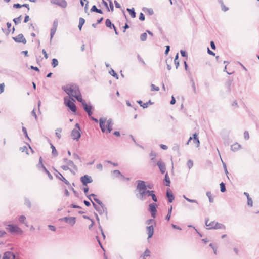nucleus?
I'll use <instances>...</instances> for the list:
<instances>
[{"label":"nucleus","instance_id":"nucleus-23","mask_svg":"<svg viewBox=\"0 0 259 259\" xmlns=\"http://www.w3.org/2000/svg\"><path fill=\"white\" fill-rule=\"evenodd\" d=\"M74 98H75L79 102L81 103L82 106H83V104L86 103L85 100L82 99L81 94L75 96Z\"/></svg>","mask_w":259,"mask_h":259},{"label":"nucleus","instance_id":"nucleus-34","mask_svg":"<svg viewBox=\"0 0 259 259\" xmlns=\"http://www.w3.org/2000/svg\"><path fill=\"white\" fill-rule=\"evenodd\" d=\"M61 168L65 171L69 170L72 174H75V172L67 165H62L61 166Z\"/></svg>","mask_w":259,"mask_h":259},{"label":"nucleus","instance_id":"nucleus-28","mask_svg":"<svg viewBox=\"0 0 259 259\" xmlns=\"http://www.w3.org/2000/svg\"><path fill=\"white\" fill-rule=\"evenodd\" d=\"M51 148L52 149V154L54 157H56L58 155V152L56 149L55 147L52 144H51Z\"/></svg>","mask_w":259,"mask_h":259},{"label":"nucleus","instance_id":"nucleus-35","mask_svg":"<svg viewBox=\"0 0 259 259\" xmlns=\"http://www.w3.org/2000/svg\"><path fill=\"white\" fill-rule=\"evenodd\" d=\"M43 170L45 171V172L48 175L49 178L50 180H52L53 179V176H52V175L48 170V169L46 168V167L45 166H43Z\"/></svg>","mask_w":259,"mask_h":259},{"label":"nucleus","instance_id":"nucleus-24","mask_svg":"<svg viewBox=\"0 0 259 259\" xmlns=\"http://www.w3.org/2000/svg\"><path fill=\"white\" fill-rule=\"evenodd\" d=\"M214 229H225V226L222 224L219 223L218 222H216L214 226L213 227Z\"/></svg>","mask_w":259,"mask_h":259},{"label":"nucleus","instance_id":"nucleus-53","mask_svg":"<svg viewBox=\"0 0 259 259\" xmlns=\"http://www.w3.org/2000/svg\"><path fill=\"white\" fill-rule=\"evenodd\" d=\"M247 204L248 206H250V207H252L253 205V201L250 197L247 198Z\"/></svg>","mask_w":259,"mask_h":259},{"label":"nucleus","instance_id":"nucleus-57","mask_svg":"<svg viewBox=\"0 0 259 259\" xmlns=\"http://www.w3.org/2000/svg\"><path fill=\"white\" fill-rule=\"evenodd\" d=\"M5 84L2 83L0 84V94L4 92Z\"/></svg>","mask_w":259,"mask_h":259},{"label":"nucleus","instance_id":"nucleus-19","mask_svg":"<svg viewBox=\"0 0 259 259\" xmlns=\"http://www.w3.org/2000/svg\"><path fill=\"white\" fill-rule=\"evenodd\" d=\"M146 230H147V233H148V238H151L153 235V233H154V227L152 225H150V226H147L146 227Z\"/></svg>","mask_w":259,"mask_h":259},{"label":"nucleus","instance_id":"nucleus-43","mask_svg":"<svg viewBox=\"0 0 259 259\" xmlns=\"http://www.w3.org/2000/svg\"><path fill=\"white\" fill-rule=\"evenodd\" d=\"M52 65L53 67H56L58 65V61L57 59L56 58H53L52 60Z\"/></svg>","mask_w":259,"mask_h":259},{"label":"nucleus","instance_id":"nucleus-5","mask_svg":"<svg viewBox=\"0 0 259 259\" xmlns=\"http://www.w3.org/2000/svg\"><path fill=\"white\" fill-rule=\"evenodd\" d=\"M157 207V204L155 203H150L148 206V211L153 219L155 218L156 216Z\"/></svg>","mask_w":259,"mask_h":259},{"label":"nucleus","instance_id":"nucleus-55","mask_svg":"<svg viewBox=\"0 0 259 259\" xmlns=\"http://www.w3.org/2000/svg\"><path fill=\"white\" fill-rule=\"evenodd\" d=\"M69 189L73 192L76 197H79V193L73 188L70 187Z\"/></svg>","mask_w":259,"mask_h":259},{"label":"nucleus","instance_id":"nucleus-1","mask_svg":"<svg viewBox=\"0 0 259 259\" xmlns=\"http://www.w3.org/2000/svg\"><path fill=\"white\" fill-rule=\"evenodd\" d=\"M136 183V190L139 192V193L136 194V197L140 200L144 201L147 197H150L153 190H146V182L144 181L137 180Z\"/></svg>","mask_w":259,"mask_h":259},{"label":"nucleus","instance_id":"nucleus-50","mask_svg":"<svg viewBox=\"0 0 259 259\" xmlns=\"http://www.w3.org/2000/svg\"><path fill=\"white\" fill-rule=\"evenodd\" d=\"M37 166H38V168L39 167V166H41V167L43 168V166H44V165L42 163V158L41 157H39V162H38Z\"/></svg>","mask_w":259,"mask_h":259},{"label":"nucleus","instance_id":"nucleus-46","mask_svg":"<svg viewBox=\"0 0 259 259\" xmlns=\"http://www.w3.org/2000/svg\"><path fill=\"white\" fill-rule=\"evenodd\" d=\"M22 132H23V133L25 135V137H26L29 141H30V139L29 138V137L28 135L27 132V130L24 126L22 127Z\"/></svg>","mask_w":259,"mask_h":259},{"label":"nucleus","instance_id":"nucleus-30","mask_svg":"<svg viewBox=\"0 0 259 259\" xmlns=\"http://www.w3.org/2000/svg\"><path fill=\"white\" fill-rule=\"evenodd\" d=\"M127 11L129 12L132 18H135L136 17V12L134 8H127Z\"/></svg>","mask_w":259,"mask_h":259},{"label":"nucleus","instance_id":"nucleus-14","mask_svg":"<svg viewBox=\"0 0 259 259\" xmlns=\"http://www.w3.org/2000/svg\"><path fill=\"white\" fill-rule=\"evenodd\" d=\"M156 165L158 166L162 174L165 173L166 170V166L165 164L163 162L161 161V160H159L157 161V162L156 163Z\"/></svg>","mask_w":259,"mask_h":259},{"label":"nucleus","instance_id":"nucleus-15","mask_svg":"<svg viewBox=\"0 0 259 259\" xmlns=\"http://www.w3.org/2000/svg\"><path fill=\"white\" fill-rule=\"evenodd\" d=\"M55 171L57 172V175H55L57 178L59 179L61 181H63L65 184H66L68 186H70V183L68 182V180H67L62 175L61 173L58 172L56 169H55Z\"/></svg>","mask_w":259,"mask_h":259},{"label":"nucleus","instance_id":"nucleus-45","mask_svg":"<svg viewBox=\"0 0 259 259\" xmlns=\"http://www.w3.org/2000/svg\"><path fill=\"white\" fill-rule=\"evenodd\" d=\"M206 195L208 197L209 202L210 203L213 202V199L212 198L211 192H210V191L207 192Z\"/></svg>","mask_w":259,"mask_h":259},{"label":"nucleus","instance_id":"nucleus-39","mask_svg":"<svg viewBox=\"0 0 259 259\" xmlns=\"http://www.w3.org/2000/svg\"><path fill=\"white\" fill-rule=\"evenodd\" d=\"M62 132V128H58L56 130L55 135L58 138V139H60L61 137V132Z\"/></svg>","mask_w":259,"mask_h":259},{"label":"nucleus","instance_id":"nucleus-64","mask_svg":"<svg viewBox=\"0 0 259 259\" xmlns=\"http://www.w3.org/2000/svg\"><path fill=\"white\" fill-rule=\"evenodd\" d=\"M145 15H144V14L143 13H140V15H139V19L141 20V21H144L145 20Z\"/></svg>","mask_w":259,"mask_h":259},{"label":"nucleus","instance_id":"nucleus-9","mask_svg":"<svg viewBox=\"0 0 259 259\" xmlns=\"http://www.w3.org/2000/svg\"><path fill=\"white\" fill-rule=\"evenodd\" d=\"M193 139L194 143L196 144V147H199L200 146V141L198 139V134L195 133L193 134V137H190L186 143V145H188L189 142Z\"/></svg>","mask_w":259,"mask_h":259},{"label":"nucleus","instance_id":"nucleus-12","mask_svg":"<svg viewBox=\"0 0 259 259\" xmlns=\"http://www.w3.org/2000/svg\"><path fill=\"white\" fill-rule=\"evenodd\" d=\"M65 104L72 112H75L76 111V106L75 104L71 100H68L67 102L66 101V98H64Z\"/></svg>","mask_w":259,"mask_h":259},{"label":"nucleus","instance_id":"nucleus-10","mask_svg":"<svg viewBox=\"0 0 259 259\" xmlns=\"http://www.w3.org/2000/svg\"><path fill=\"white\" fill-rule=\"evenodd\" d=\"M50 2L52 4H55L65 8L67 6V3L65 0H50Z\"/></svg>","mask_w":259,"mask_h":259},{"label":"nucleus","instance_id":"nucleus-37","mask_svg":"<svg viewBox=\"0 0 259 259\" xmlns=\"http://www.w3.org/2000/svg\"><path fill=\"white\" fill-rule=\"evenodd\" d=\"M112 172L115 175V177L118 178H120V176H121L122 174L119 170H114Z\"/></svg>","mask_w":259,"mask_h":259},{"label":"nucleus","instance_id":"nucleus-3","mask_svg":"<svg viewBox=\"0 0 259 259\" xmlns=\"http://www.w3.org/2000/svg\"><path fill=\"white\" fill-rule=\"evenodd\" d=\"M62 89L69 96L74 97L80 94L78 86L75 84H70L69 86H63Z\"/></svg>","mask_w":259,"mask_h":259},{"label":"nucleus","instance_id":"nucleus-21","mask_svg":"<svg viewBox=\"0 0 259 259\" xmlns=\"http://www.w3.org/2000/svg\"><path fill=\"white\" fill-rule=\"evenodd\" d=\"M94 200L103 208V211H106V207L101 200L96 197L94 198Z\"/></svg>","mask_w":259,"mask_h":259},{"label":"nucleus","instance_id":"nucleus-58","mask_svg":"<svg viewBox=\"0 0 259 259\" xmlns=\"http://www.w3.org/2000/svg\"><path fill=\"white\" fill-rule=\"evenodd\" d=\"M180 53L182 56L187 58V53L185 51L181 50L180 51Z\"/></svg>","mask_w":259,"mask_h":259},{"label":"nucleus","instance_id":"nucleus-29","mask_svg":"<svg viewBox=\"0 0 259 259\" xmlns=\"http://www.w3.org/2000/svg\"><path fill=\"white\" fill-rule=\"evenodd\" d=\"M150 250L147 248L144 253L141 255V257H143V259H145L146 257L150 256Z\"/></svg>","mask_w":259,"mask_h":259},{"label":"nucleus","instance_id":"nucleus-52","mask_svg":"<svg viewBox=\"0 0 259 259\" xmlns=\"http://www.w3.org/2000/svg\"><path fill=\"white\" fill-rule=\"evenodd\" d=\"M20 150L22 152H26V153L28 154V149H27V148L26 146H24L22 147H21L20 148Z\"/></svg>","mask_w":259,"mask_h":259},{"label":"nucleus","instance_id":"nucleus-26","mask_svg":"<svg viewBox=\"0 0 259 259\" xmlns=\"http://www.w3.org/2000/svg\"><path fill=\"white\" fill-rule=\"evenodd\" d=\"M164 181H165V182H166L165 185L166 186H170V179L169 178V176H168L167 173H166L165 175V177H164Z\"/></svg>","mask_w":259,"mask_h":259},{"label":"nucleus","instance_id":"nucleus-44","mask_svg":"<svg viewBox=\"0 0 259 259\" xmlns=\"http://www.w3.org/2000/svg\"><path fill=\"white\" fill-rule=\"evenodd\" d=\"M109 73L113 76V77H115L116 79H118V74L115 72V71L111 69L110 71H109Z\"/></svg>","mask_w":259,"mask_h":259},{"label":"nucleus","instance_id":"nucleus-38","mask_svg":"<svg viewBox=\"0 0 259 259\" xmlns=\"http://www.w3.org/2000/svg\"><path fill=\"white\" fill-rule=\"evenodd\" d=\"M220 186L221 192H225L226 191L225 184L224 182H221Z\"/></svg>","mask_w":259,"mask_h":259},{"label":"nucleus","instance_id":"nucleus-4","mask_svg":"<svg viewBox=\"0 0 259 259\" xmlns=\"http://www.w3.org/2000/svg\"><path fill=\"white\" fill-rule=\"evenodd\" d=\"M5 224V225H7L6 223ZM7 226L6 229L11 233L22 234L23 233L22 229L17 225L8 224Z\"/></svg>","mask_w":259,"mask_h":259},{"label":"nucleus","instance_id":"nucleus-51","mask_svg":"<svg viewBox=\"0 0 259 259\" xmlns=\"http://www.w3.org/2000/svg\"><path fill=\"white\" fill-rule=\"evenodd\" d=\"M244 138L245 140H248L249 139V134L248 131H245L244 132Z\"/></svg>","mask_w":259,"mask_h":259},{"label":"nucleus","instance_id":"nucleus-47","mask_svg":"<svg viewBox=\"0 0 259 259\" xmlns=\"http://www.w3.org/2000/svg\"><path fill=\"white\" fill-rule=\"evenodd\" d=\"M187 166L189 169L191 168L193 166V162L192 160H189L187 162Z\"/></svg>","mask_w":259,"mask_h":259},{"label":"nucleus","instance_id":"nucleus-13","mask_svg":"<svg viewBox=\"0 0 259 259\" xmlns=\"http://www.w3.org/2000/svg\"><path fill=\"white\" fill-rule=\"evenodd\" d=\"M13 39L16 42L23 43L25 44L27 42L26 39L24 37L22 34H19L16 37H13Z\"/></svg>","mask_w":259,"mask_h":259},{"label":"nucleus","instance_id":"nucleus-40","mask_svg":"<svg viewBox=\"0 0 259 259\" xmlns=\"http://www.w3.org/2000/svg\"><path fill=\"white\" fill-rule=\"evenodd\" d=\"M154 192H154V191H152V194H151V195H150V197H151L152 200H153L154 202H157V201H158V199H157V196H156V195L155 194Z\"/></svg>","mask_w":259,"mask_h":259},{"label":"nucleus","instance_id":"nucleus-6","mask_svg":"<svg viewBox=\"0 0 259 259\" xmlns=\"http://www.w3.org/2000/svg\"><path fill=\"white\" fill-rule=\"evenodd\" d=\"M61 221H64L65 222L70 224L71 226H73L76 222V218L73 217H66L59 219Z\"/></svg>","mask_w":259,"mask_h":259},{"label":"nucleus","instance_id":"nucleus-61","mask_svg":"<svg viewBox=\"0 0 259 259\" xmlns=\"http://www.w3.org/2000/svg\"><path fill=\"white\" fill-rule=\"evenodd\" d=\"M96 196H97V195H95V194H90V195H87V198H88L89 199H90L92 202H93V201H92V199H91V197H93L94 198H95V197H96Z\"/></svg>","mask_w":259,"mask_h":259},{"label":"nucleus","instance_id":"nucleus-16","mask_svg":"<svg viewBox=\"0 0 259 259\" xmlns=\"http://www.w3.org/2000/svg\"><path fill=\"white\" fill-rule=\"evenodd\" d=\"M93 206L94 208L95 209L96 211H97L101 215L103 213H105L106 217H107L108 215V211H107V208H106V211H103V209L102 208V207L100 206H98L94 202H92Z\"/></svg>","mask_w":259,"mask_h":259},{"label":"nucleus","instance_id":"nucleus-42","mask_svg":"<svg viewBox=\"0 0 259 259\" xmlns=\"http://www.w3.org/2000/svg\"><path fill=\"white\" fill-rule=\"evenodd\" d=\"M147 33H146V32L143 33H142V34L140 35V40H141L142 41H144L146 40V39H147Z\"/></svg>","mask_w":259,"mask_h":259},{"label":"nucleus","instance_id":"nucleus-8","mask_svg":"<svg viewBox=\"0 0 259 259\" xmlns=\"http://www.w3.org/2000/svg\"><path fill=\"white\" fill-rule=\"evenodd\" d=\"M82 107L84 111L87 113L89 117H91V115H92L93 114L92 110L94 108L93 106L91 105L90 104H88L86 103L83 104Z\"/></svg>","mask_w":259,"mask_h":259},{"label":"nucleus","instance_id":"nucleus-63","mask_svg":"<svg viewBox=\"0 0 259 259\" xmlns=\"http://www.w3.org/2000/svg\"><path fill=\"white\" fill-rule=\"evenodd\" d=\"M102 4L106 7V9L108 11H110V9L108 6L107 3L105 0H102Z\"/></svg>","mask_w":259,"mask_h":259},{"label":"nucleus","instance_id":"nucleus-17","mask_svg":"<svg viewBox=\"0 0 259 259\" xmlns=\"http://www.w3.org/2000/svg\"><path fill=\"white\" fill-rule=\"evenodd\" d=\"M166 196L169 203H172L175 199V197L172 192L169 189L167 190Z\"/></svg>","mask_w":259,"mask_h":259},{"label":"nucleus","instance_id":"nucleus-7","mask_svg":"<svg viewBox=\"0 0 259 259\" xmlns=\"http://www.w3.org/2000/svg\"><path fill=\"white\" fill-rule=\"evenodd\" d=\"M80 181L83 186H87L88 183H90L93 182V179L91 176L88 175H85L80 178Z\"/></svg>","mask_w":259,"mask_h":259},{"label":"nucleus","instance_id":"nucleus-33","mask_svg":"<svg viewBox=\"0 0 259 259\" xmlns=\"http://www.w3.org/2000/svg\"><path fill=\"white\" fill-rule=\"evenodd\" d=\"M105 24L106 27L112 28L113 24L112 23L111 20L109 19H107L105 21Z\"/></svg>","mask_w":259,"mask_h":259},{"label":"nucleus","instance_id":"nucleus-22","mask_svg":"<svg viewBox=\"0 0 259 259\" xmlns=\"http://www.w3.org/2000/svg\"><path fill=\"white\" fill-rule=\"evenodd\" d=\"M94 200L103 208V211H106V207L101 200L96 197L94 198Z\"/></svg>","mask_w":259,"mask_h":259},{"label":"nucleus","instance_id":"nucleus-20","mask_svg":"<svg viewBox=\"0 0 259 259\" xmlns=\"http://www.w3.org/2000/svg\"><path fill=\"white\" fill-rule=\"evenodd\" d=\"M209 219L208 218L205 219V224L206 226L209 227L208 229H214L213 227L215 225L216 222L212 221L210 223H208Z\"/></svg>","mask_w":259,"mask_h":259},{"label":"nucleus","instance_id":"nucleus-27","mask_svg":"<svg viewBox=\"0 0 259 259\" xmlns=\"http://www.w3.org/2000/svg\"><path fill=\"white\" fill-rule=\"evenodd\" d=\"M240 145H239L237 143L231 145V150L233 151L238 150L240 148Z\"/></svg>","mask_w":259,"mask_h":259},{"label":"nucleus","instance_id":"nucleus-11","mask_svg":"<svg viewBox=\"0 0 259 259\" xmlns=\"http://www.w3.org/2000/svg\"><path fill=\"white\" fill-rule=\"evenodd\" d=\"M80 131L77 130L76 128H73L71 132V137L73 140L78 141L81 137Z\"/></svg>","mask_w":259,"mask_h":259},{"label":"nucleus","instance_id":"nucleus-60","mask_svg":"<svg viewBox=\"0 0 259 259\" xmlns=\"http://www.w3.org/2000/svg\"><path fill=\"white\" fill-rule=\"evenodd\" d=\"M151 223H155V221L154 220V219H150L146 221V224H147L148 225H149Z\"/></svg>","mask_w":259,"mask_h":259},{"label":"nucleus","instance_id":"nucleus-36","mask_svg":"<svg viewBox=\"0 0 259 259\" xmlns=\"http://www.w3.org/2000/svg\"><path fill=\"white\" fill-rule=\"evenodd\" d=\"M178 58H179V54L177 53V54H176V55L175 56V60H174V63H175V64L176 65V67L177 69L178 68V67L179 66V62L178 60Z\"/></svg>","mask_w":259,"mask_h":259},{"label":"nucleus","instance_id":"nucleus-18","mask_svg":"<svg viewBox=\"0 0 259 259\" xmlns=\"http://www.w3.org/2000/svg\"><path fill=\"white\" fill-rule=\"evenodd\" d=\"M3 259H15V255L12 252L7 251L4 254Z\"/></svg>","mask_w":259,"mask_h":259},{"label":"nucleus","instance_id":"nucleus-41","mask_svg":"<svg viewBox=\"0 0 259 259\" xmlns=\"http://www.w3.org/2000/svg\"><path fill=\"white\" fill-rule=\"evenodd\" d=\"M22 16L20 15L18 17L15 18L13 19V21L15 25L18 24L21 22Z\"/></svg>","mask_w":259,"mask_h":259},{"label":"nucleus","instance_id":"nucleus-31","mask_svg":"<svg viewBox=\"0 0 259 259\" xmlns=\"http://www.w3.org/2000/svg\"><path fill=\"white\" fill-rule=\"evenodd\" d=\"M85 23V20L82 17H80L79 18V25H78V28L80 30H81L82 27L83 25V24Z\"/></svg>","mask_w":259,"mask_h":259},{"label":"nucleus","instance_id":"nucleus-25","mask_svg":"<svg viewBox=\"0 0 259 259\" xmlns=\"http://www.w3.org/2000/svg\"><path fill=\"white\" fill-rule=\"evenodd\" d=\"M67 165L72 167L75 171H77V167L72 160H70L67 163Z\"/></svg>","mask_w":259,"mask_h":259},{"label":"nucleus","instance_id":"nucleus-2","mask_svg":"<svg viewBox=\"0 0 259 259\" xmlns=\"http://www.w3.org/2000/svg\"><path fill=\"white\" fill-rule=\"evenodd\" d=\"M99 124L103 133H105L106 131L107 133H109L113 129V122L111 118L107 120L106 118H100L99 119Z\"/></svg>","mask_w":259,"mask_h":259},{"label":"nucleus","instance_id":"nucleus-59","mask_svg":"<svg viewBox=\"0 0 259 259\" xmlns=\"http://www.w3.org/2000/svg\"><path fill=\"white\" fill-rule=\"evenodd\" d=\"M109 6H110V10H111V11H114V6H113V3L112 2V1L111 0H109Z\"/></svg>","mask_w":259,"mask_h":259},{"label":"nucleus","instance_id":"nucleus-49","mask_svg":"<svg viewBox=\"0 0 259 259\" xmlns=\"http://www.w3.org/2000/svg\"><path fill=\"white\" fill-rule=\"evenodd\" d=\"M151 91H158L159 90V88L158 87L155 86L153 84H151Z\"/></svg>","mask_w":259,"mask_h":259},{"label":"nucleus","instance_id":"nucleus-62","mask_svg":"<svg viewBox=\"0 0 259 259\" xmlns=\"http://www.w3.org/2000/svg\"><path fill=\"white\" fill-rule=\"evenodd\" d=\"M137 58H138V60L139 62H141L142 64H143L144 65H145V63L144 62V61L143 60V59L140 57V56L139 55H137Z\"/></svg>","mask_w":259,"mask_h":259},{"label":"nucleus","instance_id":"nucleus-56","mask_svg":"<svg viewBox=\"0 0 259 259\" xmlns=\"http://www.w3.org/2000/svg\"><path fill=\"white\" fill-rule=\"evenodd\" d=\"M26 218L24 215H21L19 218V221L22 223H25Z\"/></svg>","mask_w":259,"mask_h":259},{"label":"nucleus","instance_id":"nucleus-48","mask_svg":"<svg viewBox=\"0 0 259 259\" xmlns=\"http://www.w3.org/2000/svg\"><path fill=\"white\" fill-rule=\"evenodd\" d=\"M148 104L152 105L153 104V103L151 101V100H149L148 102L145 103L142 105V107H143V108H147Z\"/></svg>","mask_w":259,"mask_h":259},{"label":"nucleus","instance_id":"nucleus-54","mask_svg":"<svg viewBox=\"0 0 259 259\" xmlns=\"http://www.w3.org/2000/svg\"><path fill=\"white\" fill-rule=\"evenodd\" d=\"M73 158L74 159L78 160H79L80 162H81V160L80 157L76 153H74L73 154Z\"/></svg>","mask_w":259,"mask_h":259},{"label":"nucleus","instance_id":"nucleus-32","mask_svg":"<svg viewBox=\"0 0 259 259\" xmlns=\"http://www.w3.org/2000/svg\"><path fill=\"white\" fill-rule=\"evenodd\" d=\"M57 28L52 27L51 29L50 33V42H51L52 38L56 32Z\"/></svg>","mask_w":259,"mask_h":259}]
</instances>
